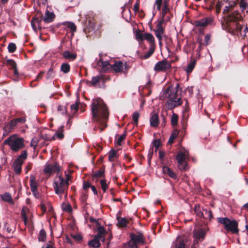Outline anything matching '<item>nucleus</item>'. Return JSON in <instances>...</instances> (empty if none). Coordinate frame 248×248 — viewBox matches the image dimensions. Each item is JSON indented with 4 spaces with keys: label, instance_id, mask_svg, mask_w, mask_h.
Instances as JSON below:
<instances>
[{
    "label": "nucleus",
    "instance_id": "obj_7",
    "mask_svg": "<svg viewBox=\"0 0 248 248\" xmlns=\"http://www.w3.org/2000/svg\"><path fill=\"white\" fill-rule=\"evenodd\" d=\"M218 220L219 223L224 225L226 230L231 232L232 233L238 232V222L235 220H230L226 217H220Z\"/></svg>",
    "mask_w": 248,
    "mask_h": 248
},
{
    "label": "nucleus",
    "instance_id": "obj_60",
    "mask_svg": "<svg viewBox=\"0 0 248 248\" xmlns=\"http://www.w3.org/2000/svg\"><path fill=\"white\" fill-rule=\"evenodd\" d=\"M144 33H139L136 34V38L140 40H143L144 39Z\"/></svg>",
    "mask_w": 248,
    "mask_h": 248
},
{
    "label": "nucleus",
    "instance_id": "obj_14",
    "mask_svg": "<svg viewBox=\"0 0 248 248\" xmlns=\"http://www.w3.org/2000/svg\"><path fill=\"white\" fill-rule=\"evenodd\" d=\"M130 238L131 240L130 241H133V243L137 245L139 244H143L144 243L143 234L140 232L136 234H131Z\"/></svg>",
    "mask_w": 248,
    "mask_h": 248
},
{
    "label": "nucleus",
    "instance_id": "obj_12",
    "mask_svg": "<svg viewBox=\"0 0 248 248\" xmlns=\"http://www.w3.org/2000/svg\"><path fill=\"white\" fill-rule=\"evenodd\" d=\"M61 168L56 163L46 164L44 169L45 173L48 175H51L53 172H59Z\"/></svg>",
    "mask_w": 248,
    "mask_h": 248
},
{
    "label": "nucleus",
    "instance_id": "obj_6",
    "mask_svg": "<svg viewBox=\"0 0 248 248\" xmlns=\"http://www.w3.org/2000/svg\"><path fill=\"white\" fill-rule=\"evenodd\" d=\"M55 18V15L53 12L46 10L45 14L44 16L42 17L41 20H39L38 18H33L31 21V24L33 30L36 31L37 29H41L42 26L41 25V22L42 21L45 23H50L53 21Z\"/></svg>",
    "mask_w": 248,
    "mask_h": 248
},
{
    "label": "nucleus",
    "instance_id": "obj_37",
    "mask_svg": "<svg viewBox=\"0 0 248 248\" xmlns=\"http://www.w3.org/2000/svg\"><path fill=\"white\" fill-rule=\"evenodd\" d=\"M122 248H138L137 245L134 244L133 241H129L127 243L124 244Z\"/></svg>",
    "mask_w": 248,
    "mask_h": 248
},
{
    "label": "nucleus",
    "instance_id": "obj_54",
    "mask_svg": "<svg viewBox=\"0 0 248 248\" xmlns=\"http://www.w3.org/2000/svg\"><path fill=\"white\" fill-rule=\"evenodd\" d=\"M6 64L11 66L13 68L16 66L15 62L12 60H8L6 62Z\"/></svg>",
    "mask_w": 248,
    "mask_h": 248
},
{
    "label": "nucleus",
    "instance_id": "obj_35",
    "mask_svg": "<svg viewBox=\"0 0 248 248\" xmlns=\"http://www.w3.org/2000/svg\"><path fill=\"white\" fill-rule=\"evenodd\" d=\"M164 22V19L163 18H162L161 20H158L156 23V29L155 30L164 31V28L162 26V25Z\"/></svg>",
    "mask_w": 248,
    "mask_h": 248
},
{
    "label": "nucleus",
    "instance_id": "obj_47",
    "mask_svg": "<svg viewBox=\"0 0 248 248\" xmlns=\"http://www.w3.org/2000/svg\"><path fill=\"white\" fill-rule=\"evenodd\" d=\"M66 27L70 29L73 32L76 31V26L74 24V23L72 22H67L66 24Z\"/></svg>",
    "mask_w": 248,
    "mask_h": 248
},
{
    "label": "nucleus",
    "instance_id": "obj_18",
    "mask_svg": "<svg viewBox=\"0 0 248 248\" xmlns=\"http://www.w3.org/2000/svg\"><path fill=\"white\" fill-rule=\"evenodd\" d=\"M63 57L70 61H73L77 58V54L72 53L69 50L64 51L62 53Z\"/></svg>",
    "mask_w": 248,
    "mask_h": 248
},
{
    "label": "nucleus",
    "instance_id": "obj_55",
    "mask_svg": "<svg viewBox=\"0 0 248 248\" xmlns=\"http://www.w3.org/2000/svg\"><path fill=\"white\" fill-rule=\"evenodd\" d=\"M99 81V77H94L92 78V84L93 86H95L97 83H98Z\"/></svg>",
    "mask_w": 248,
    "mask_h": 248
},
{
    "label": "nucleus",
    "instance_id": "obj_17",
    "mask_svg": "<svg viewBox=\"0 0 248 248\" xmlns=\"http://www.w3.org/2000/svg\"><path fill=\"white\" fill-rule=\"evenodd\" d=\"M171 248H186L184 240L180 238H177Z\"/></svg>",
    "mask_w": 248,
    "mask_h": 248
},
{
    "label": "nucleus",
    "instance_id": "obj_59",
    "mask_svg": "<svg viewBox=\"0 0 248 248\" xmlns=\"http://www.w3.org/2000/svg\"><path fill=\"white\" fill-rule=\"evenodd\" d=\"M58 110L62 114H64L66 111L65 108L62 106H59L58 107Z\"/></svg>",
    "mask_w": 248,
    "mask_h": 248
},
{
    "label": "nucleus",
    "instance_id": "obj_49",
    "mask_svg": "<svg viewBox=\"0 0 248 248\" xmlns=\"http://www.w3.org/2000/svg\"><path fill=\"white\" fill-rule=\"evenodd\" d=\"M162 4V0H156L154 5L155 8H156L158 11H160Z\"/></svg>",
    "mask_w": 248,
    "mask_h": 248
},
{
    "label": "nucleus",
    "instance_id": "obj_58",
    "mask_svg": "<svg viewBox=\"0 0 248 248\" xmlns=\"http://www.w3.org/2000/svg\"><path fill=\"white\" fill-rule=\"evenodd\" d=\"M222 6V3L221 2H218L216 6V13L218 14L220 11Z\"/></svg>",
    "mask_w": 248,
    "mask_h": 248
},
{
    "label": "nucleus",
    "instance_id": "obj_8",
    "mask_svg": "<svg viewBox=\"0 0 248 248\" xmlns=\"http://www.w3.org/2000/svg\"><path fill=\"white\" fill-rule=\"evenodd\" d=\"M188 152L185 151L180 152L177 155L176 159L178 164V167L180 170H185L187 169L186 159L188 158Z\"/></svg>",
    "mask_w": 248,
    "mask_h": 248
},
{
    "label": "nucleus",
    "instance_id": "obj_45",
    "mask_svg": "<svg viewBox=\"0 0 248 248\" xmlns=\"http://www.w3.org/2000/svg\"><path fill=\"white\" fill-rule=\"evenodd\" d=\"M155 35L158 40H160L162 38V35L164 33V31H159L157 30H154Z\"/></svg>",
    "mask_w": 248,
    "mask_h": 248
},
{
    "label": "nucleus",
    "instance_id": "obj_41",
    "mask_svg": "<svg viewBox=\"0 0 248 248\" xmlns=\"http://www.w3.org/2000/svg\"><path fill=\"white\" fill-rule=\"evenodd\" d=\"M46 238V232L44 230H41L39 232L38 240L39 241L44 242Z\"/></svg>",
    "mask_w": 248,
    "mask_h": 248
},
{
    "label": "nucleus",
    "instance_id": "obj_36",
    "mask_svg": "<svg viewBox=\"0 0 248 248\" xmlns=\"http://www.w3.org/2000/svg\"><path fill=\"white\" fill-rule=\"evenodd\" d=\"M194 208L195 213L196 215L199 217H203L204 213L201 211L200 206L199 205H196Z\"/></svg>",
    "mask_w": 248,
    "mask_h": 248
},
{
    "label": "nucleus",
    "instance_id": "obj_53",
    "mask_svg": "<svg viewBox=\"0 0 248 248\" xmlns=\"http://www.w3.org/2000/svg\"><path fill=\"white\" fill-rule=\"evenodd\" d=\"M54 76V71L52 68H50L46 74V78H51Z\"/></svg>",
    "mask_w": 248,
    "mask_h": 248
},
{
    "label": "nucleus",
    "instance_id": "obj_15",
    "mask_svg": "<svg viewBox=\"0 0 248 248\" xmlns=\"http://www.w3.org/2000/svg\"><path fill=\"white\" fill-rule=\"evenodd\" d=\"M213 18L212 17H207L201 20L196 21L195 24L196 26L205 27L210 24L213 21Z\"/></svg>",
    "mask_w": 248,
    "mask_h": 248
},
{
    "label": "nucleus",
    "instance_id": "obj_32",
    "mask_svg": "<svg viewBox=\"0 0 248 248\" xmlns=\"http://www.w3.org/2000/svg\"><path fill=\"white\" fill-rule=\"evenodd\" d=\"M104 170H100L94 172L93 175V179H98L101 178L104 176Z\"/></svg>",
    "mask_w": 248,
    "mask_h": 248
},
{
    "label": "nucleus",
    "instance_id": "obj_64",
    "mask_svg": "<svg viewBox=\"0 0 248 248\" xmlns=\"http://www.w3.org/2000/svg\"><path fill=\"white\" fill-rule=\"evenodd\" d=\"M42 248H55L54 247V244L53 243H50L49 244H47L46 246L42 247Z\"/></svg>",
    "mask_w": 248,
    "mask_h": 248
},
{
    "label": "nucleus",
    "instance_id": "obj_57",
    "mask_svg": "<svg viewBox=\"0 0 248 248\" xmlns=\"http://www.w3.org/2000/svg\"><path fill=\"white\" fill-rule=\"evenodd\" d=\"M133 10L135 12L137 13L140 10V2L139 0H137V2L135 3L134 5Z\"/></svg>",
    "mask_w": 248,
    "mask_h": 248
},
{
    "label": "nucleus",
    "instance_id": "obj_26",
    "mask_svg": "<svg viewBox=\"0 0 248 248\" xmlns=\"http://www.w3.org/2000/svg\"><path fill=\"white\" fill-rule=\"evenodd\" d=\"M64 137L63 134V126H61L58 130L57 132H56L55 135L52 137L51 140H55L56 138L59 139H62Z\"/></svg>",
    "mask_w": 248,
    "mask_h": 248
},
{
    "label": "nucleus",
    "instance_id": "obj_3",
    "mask_svg": "<svg viewBox=\"0 0 248 248\" xmlns=\"http://www.w3.org/2000/svg\"><path fill=\"white\" fill-rule=\"evenodd\" d=\"M242 20V16L237 11H234L226 16L225 19L226 26L229 29L241 31L242 27L239 22Z\"/></svg>",
    "mask_w": 248,
    "mask_h": 248
},
{
    "label": "nucleus",
    "instance_id": "obj_39",
    "mask_svg": "<svg viewBox=\"0 0 248 248\" xmlns=\"http://www.w3.org/2000/svg\"><path fill=\"white\" fill-rule=\"evenodd\" d=\"M195 65V62H191L187 66L186 71L187 74L191 72Z\"/></svg>",
    "mask_w": 248,
    "mask_h": 248
},
{
    "label": "nucleus",
    "instance_id": "obj_38",
    "mask_svg": "<svg viewBox=\"0 0 248 248\" xmlns=\"http://www.w3.org/2000/svg\"><path fill=\"white\" fill-rule=\"evenodd\" d=\"M61 70L64 73H67L70 70V65L66 63H63L62 64Z\"/></svg>",
    "mask_w": 248,
    "mask_h": 248
},
{
    "label": "nucleus",
    "instance_id": "obj_31",
    "mask_svg": "<svg viewBox=\"0 0 248 248\" xmlns=\"http://www.w3.org/2000/svg\"><path fill=\"white\" fill-rule=\"evenodd\" d=\"M179 134V131L177 130H175L172 131L169 139L168 140V143L169 144H172L176 138L178 136Z\"/></svg>",
    "mask_w": 248,
    "mask_h": 248
},
{
    "label": "nucleus",
    "instance_id": "obj_1",
    "mask_svg": "<svg viewBox=\"0 0 248 248\" xmlns=\"http://www.w3.org/2000/svg\"><path fill=\"white\" fill-rule=\"evenodd\" d=\"M91 108L93 120L98 123L102 131L107 126L108 116V108L103 100L99 98L93 99Z\"/></svg>",
    "mask_w": 248,
    "mask_h": 248
},
{
    "label": "nucleus",
    "instance_id": "obj_48",
    "mask_svg": "<svg viewBox=\"0 0 248 248\" xmlns=\"http://www.w3.org/2000/svg\"><path fill=\"white\" fill-rule=\"evenodd\" d=\"M8 51L11 53L15 52L16 49V45L13 43H10L8 46Z\"/></svg>",
    "mask_w": 248,
    "mask_h": 248
},
{
    "label": "nucleus",
    "instance_id": "obj_27",
    "mask_svg": "<svg viewBox=\"0 0 248 248\" xmlns=\"http://www.w3.org/2000/svg\"><path fill=\"white\" fill-rule=\"evenodd\" d=\"M144 40H147L151 46L155 45V38L151 33H145Z\"/></svg>",
    "mask_w": 248,
    "mask_h": 248
},
{
    "label": "nucleus",
    "instance_id": "obj_5",
    "mask_svg": "<svg viewBox=\"0 0 248 248\" xmlns=\"http://www.w3.org/2000/svg\"><path fill=\"white\" fill-rule=\"evenodd\" d=\"M179 87V85L177 84L174 89L171 91L170 93V94L169 90L170 87H169L167 90L163 92L161 97L163 99L169 98L170 100L172 102V103H173V107H176L181 105L182 104V101L177 95V92Z\"/></svg>",
    "mask_w": 248,
    "mask_h": 248
},
{
    "label": "nucleus",
    "instance_id": "obj_34",
    "mask_svg": "<svg viewBox=\"0 0 248 248\" xmlns=\"http://www.w3.org/2000/svg\"><path fill=\"white\" fill-rule=\"evenodd\" d=\"M235 5V3L232 2V3H228V5L225 6L223 10V13L224 14L227 13L233 10L234 6Z\"/></svg>",
    "mask_w": 248,
    "mask_h": 248
},
{
    "label": "nucleus",
    "instance_id": "obj_29",
    "mask_svg": "<svg viewBox=\"0 0 248 248\" xmlns=\"http://www.w3.org/2000/svg\"><path fill=\"white\" fill-rule=\"evenodd\" d=\"M2 200L5 202H7L11 204H14L13 199L11 195L8 193H5L1 196Z\"/></svg>",
    "mask_w": 248,
    "mask_h": 248
},
{
    "label": "nucleus",
    "instance_id": "obj_28",
    "mask_svg": "<svg viewBox=\"0 0 248 248\" xmlns=\"http://www.w3.org/2000/svg\"><path fill=\"white\" fill-rule=\"evenodd\" d=\"M102 66V70L104 72L107 71L109 68H111L112 65H110L107 61H100L99 62L98 64Z\"/></svg>",
    "mask_w": 248,
    "mask_h": 248
},
{
    "label": "nucleus",
    "instance_id": "obj_42",
    "mask_svg": "<svg viewBox=\"0 0 248 248\" xmlns=\"http://www.w3.org/2000/svg\"><path fill=\"white\" fill-rule=\"evenodd\" d=\"M140 117V113L138 112H135L132 115V119L136 125L138 124V120Z\"/></svg>",
    "mask_w": 248,
    "mask_h": 248
},
{
    "label": "nucleus",
    "instance_id": "obj_25",
    "mask_svg": "<svg viewBox=\"0 0 248 248\" xmlns=\"http://www.w3.org/2000/svg\"><path fill=\"white\" fill-rule=\"evenodd\" d=\"M163 172L164 174L168 175L170 177L175 179L176 175L175 173L171 170L169 167L164 166L162 169Z\"/></svg>",
    "mask_w": 248,
    "mask_h": 248
},
{
    "label": "nucleus",
    "instance_id": "obj_52",
    "mask_svg": "<svg viewBox=\"0 0 248 248\" xmlns=\"http://www.w3.org/2000/svg\"><path fill=\"white\" fill-rule=\"evenodd\" d=\"M62 207L64 211H65L66 212H70L72 210V208L71 207V205L69 204H62Z\"/></svg>",
    "mask_w": 248,
    "mask_h": 248
},
{
    "label": "nucleus",
    "instance_id": "obj_2",
    "mask_svg": "<svg viewBox=\"0 0 248 248\" xmlns=\"http://www.w3.org/2000/svg\"><path fill=\"white\" fill-rule=\"evenodd\" d=\"M71 175L69 173H65V179L61 175L55 177L54 181V188L55 193L59 195L61 198L62 194H65V197L67 196V190L69 185V181L71 180Z\"/></svg>",
    "mask_w": 248,
    "mask_h": 248
},
{
    "label": "nucleus",
    "instance_id": "obj_13",
    "mask_svg": "<svg viewBox=\"0 0 248 248\" xmlns=\"http://www.w3.org/2000/svg\"><path fill=\"white\" fill-rule=\"evenodd\" d=\"M170 64L166 60H163L157 62L154 67L156 71H165L170 68Z\"/></svg>",
    "mask_w": 248,
    "mask_h": 248
},
{
    "label": "nucleus",
    "instance_id": "obj_61",
    "mask_svg": "<svg viewBox=\"0 0 248 248\" xmlns=\"http://www.w3.org/2000/svg\"><path fill=\"white\" fill-rule=\"evenodd\" d=\"M92 185L88 182L84 183L83 188L85 190H87V188L91 187Z\"/></svg>",
    "mask_w": 248,
    "mask_h": 248
},
{
    "label": "nucleus",
    "instance_id": "obj_43",
    "mask_svg": "<svg viewBox=\"0 0 248 248\" xmlns=\"http://www.w3.org/2000/svg\"><path fill=\"white\" fill-rule=\"evenodd\" d=\"M118 221L119 225L121 227H124L126 225L127 221L124 218H118Z\"/></svg>",
    "mask_w": 248,
    "mask_h": 248
},
{
    "label": "nucleus",
    "instance_id": "obj_56",
    "mask_svg": "<svg viewBox=\"0 0 248 248\" xmlns=\"http://www.w3.org/2000/svg\"><path fill=\"white\" fill-rule=\"evenodd\" d=\"M38 141L36 139H33L31 142V146L35 149L37 146Z\"/></svg>",
    "mask_w": 248,
    "mask_h": 248
},
{
    "label": "nucleus",
    "instance_id": "obj_51",
    "mask_svg": "<svg viewBox=\"0 0 248 248\" xmlns=\"http://www.w3.org/2000/svg\"><path fill=\"white\" fill-rule=\"evenodd\" d=\"M125 138V134H123V135H121L118 138V139H117V141L116 142V145H121L122 143V142L124 140Z\"/></svg>",
    "mask_w": 248,
    "mask_h": 248
},
{
    "label": "nucleus",
    "instance_id": "obj_16",
    "mask_svg": "<svg viewBox=\"0 0 248 248\" xmlns=\"http://www.w3.org/2000/svg\"><path fill=\"white\" fill-rule=\"evenodd\" d=\"M124 66L127 70L128 67L126 66V63L125 62L124 64L122 62L118 61L116 62L113 65H112L111 68L115 72L120 73L123 72Z\"/></svg>",
    "mask_w": 248,
    "mask_h": 248
},
{
    "label": "nucleus",
    "instance_id": "obj_9",
    "mask_svg": "<svg viewBox=\"0 0 248 248\" xmlns=\"http://www.w3.org/2000/svg\"><path fill=\"white\" fill-rule=\"evenodd\" d=\"M27 154L26 151H24L14 161L13 167L14 171L16 174H19L21 171V167L25 159L27 158Z\"/></svg>",
    "mask_w": 248,
    "mask_h": 248
},
{
    "label": "nucleus",
    "instance_id": "obj_11",
    "mask_svg": "<svg viewBox=\"0 0 248 248\" xmlns=\"http://www.w3.org/2000/svg\"><path fill=\"white\" fill-rule=\"evenodd\" d=\"M21 217L23 218L24 224L26 226H29L31 224L32 220V214L27 207H23L21 211Z\"/></svg>",
    "mask_w": 248,
    "mask_h": 248
},
{
    "label": "nucleus",
    "instance_id": "obj_30",
    "mask_svg": "<svg viewBox=\"0 0 248 248\" xmlns=\"http://www.w3.org/2000/svg\"><path fill=\"white\" fill-rule=\"evenodd\" d=\"M17 122L16 121V119L11 121L8 124H7L5 127L4 129H8L9 131L12 130L17 124Z\"/></svg>",
    "mask_w": 248,
    "mask_h": 248
},
{
    "label": "nucleus",
    "instance_id": "obj_19",
    "mask_svg": "<svg viewBox=\"0 0 248 248\" xmlns=\"http://www.w3.org/2000/svg\"><path fill=\"white\" fill-rule=\"evenodd\" d=\"M239 6L242 13H248V3L246 0H240Z\"/></svg>",
    "mask_w": 248,
    "mask_h": 248
},
{
    "label": "nucleus",
    "instance_id": "obj_24",
    "mask_svg": "<svg viewBox=\"0 0 248 248\" xmlns=\"http://www.w3.org/2000/svg\"><path fill=\"white\" fill-rule=\"evenodd\" d=\"M100 241H101L99 238L95 236L93 239L88 242V245L93 248H98L100 246Z\"/></svg>",
    "mask_w": 248,
    "mask_h": 248
},
{
    "label": "nucleus",
    "instance_id": "obj_50",
    "mask_svg": "<svg viewBox=\"0 0 248 248\" xmlns=\"http://www.w3.org/2000/svg\"><path fill=\"white\" fill-rule=\"evenodd\" d=\"M169 7L168 6L167 2H165L164 3L163 8L162 9V18H164V16L166 15V14L169 11Z\"/></svg>",
    "mask_w": 248,
    "mask_h": 248
},
{
    "label": "nucleus",
    "instance_id": "obj_4",
    "mask_svg": "<svg viewBox=\"0 0 248 248\" xmlns=\"http://www.w3.org/2000/svg\"><path fill=\"white\" fill-rule=\"evenodd\" d=\"M24 142V140L23 138L14 134L6 139L4 141V144L8 145L13 152H17L23 148Z\"/></svg>",
    "mask_w": 248,
    "mask_h": 248
},
{
    "label": "nucleus",
    "instance_id": "obj_62",
    "mask_svg": "<svg viewBox=\"0 0 248 248\" xmlns=\"http://www.w3.org/2000/svg\"><path fill=\"white\" fill-rule=\"evenodd\" d=\"M154 146L157 149L160 146V140H155L153 142Z\"/></svg>",
    "mask_w": 248,
    "mask_h": 248
},
{
    "label": "nucleus",
    "instance_id": "obj_40",
    "mask_svg": "<svg viewBox=\"0 0 248 248\" xmlns=\"http://www.w3.org/2000/svg\"><path fill=\"white\" fill-rule=\"evenodd\" d=\"M178 117L176 114L173 113L171 117V123L173 126H175L178 123Z\"/></svg>",
    "mask_w": 248,
    "mask_h": 248
},
{
    "label": "nucleus",
    "instance_id": "obj_21",
    "mask_svg": "<svg viewBox=\"0 0 248 248\" xmlns=\"http://www.w3.org/2000/svg\"><path fill=\"white\" fill-rule=\"evenodd\" d=\"M97 234L95 235L97 237L99 238L102 241H105V235L106 233V231L104 227L100 226L97 228Z\"/></svg>",
    "mask_w": 248,
    "mask_h": 248
},
{
    "label": "nucleus",
    "instance_id": "obj_63",
    "mask_svg": "<svg viewBox=\"0 0 248 248\" xmlns=\"http://www.w3.org/2000/svg\"><path fill=\"white\" fill-rule=\"evenodd\" d=\"M13 69H14V75L16 77V78H15L14 80H17L18 79V73L17 72V69L16 66L15 67L13 68Z\"/></svg>",
    "mask_w": 248,
    "mask_h": 248
},
{
    "label": "nucleus",
    "instance_id": "obj_22",
    "mask_svg": "<svg viewBox=\"0 0 248 248\" xmlns=\"http://www.w3.org/2000/svg\"><path fill=\"white\" fill-rule=\"evenodd\" d=\"M150 124L152 126H157L159 123V119L158 114L152 113L150 120Z\"/></svg>",
    "mask_w": 248,
    "mask_h": 248
},
{
    "label": "nucleus",
    "instance_id": "obj_23",
    "mask_svg": "<svg viewBox=\"0 0 248 248\" xmlns=\"http://www.w3.org/2000/svg\"><path fill=\"white\" fill-rule=\"evenodd\" d=\"M118 152L115 150H111L108 153V160L110 162H114L118 158Z\"/></svg>",
    "mask_w": 248,
    "mask_h": 248
},
{
    "label": "nucleus",
    "instance_id": "obj_10",
    "mask_svg": "<svg viewBox=\"0 0 248 248\" xmlns=\"http://www.w3.org/2000/svg\"><path fill=\"white\" fill-rule=\"evenodd\" d=\"M205 235L206 232L205 230L202 228L194 230L193 233V246H192L191 248H196L195 245L199 242L202 241L204 239Z\"/></svg>",
    "mask_w": 248,
    "mask_h": 248
},
{
    "label": "nucleus",
    "instance_id": "obj_46",
    "mask_svg": "<svg viewBox=\"0 0 248 248\" xmlns=\"http://www.w3.org/2000/svg\"><path fill=\"white\" fill-rule=\"evenodd\" d=\"M78 104L76 103L71 106V113L74 114L78 110Z\"/></svg>",
    "mask_w": 248,
    "mask_h": 248
},
{
    "label": "nucleus",
    "instance_id": "obj_44",
    "mask_svg": "<svg viewBox=\"0 0 248 248\" xmlns=\"http://www.w3.org/2000/svg\"><path fill=\"white\" fill-rule=\"evenodd\" d=\"M204 216L203 218H205L206 219H210L212 217V213L211 211H208L207 210H204Z\"/></svg>",
    "mask_w": 248,
    "mask_h": 248
},
{
    "label": "nucleus",
    "instance_id": "obj_33",
    "mask_svg": "<svg viewBox=\"0 0 248 248\" xmlns=\"http://www.w3.org/2000/svg\"><path fill=\"white\" fill-rule=\"evenodd\" d=\"M100 183L101 185V188L104 192H106L108 188V184L105 179H101L100 181Z\"/></svg>",
    "mask_w": 248,
    "mask_h": 248
},
{
    "label": "nucleus",
    "instance_id": "obj_20",
    "mask_svg": "<svg viewBox=\"0 0 248 248\" xmlns=\"http://www.w3.org/2000/svg\"><path fill=\"white\" fill-rule=\"evenodd\" d=\"M30 185L31 192H35L38 186V184L36 182L35 177L33 175H31L30 177Z\"/></svg>",
    "mask_w": 248,
    "mask_h": 248
}]
</instances>
